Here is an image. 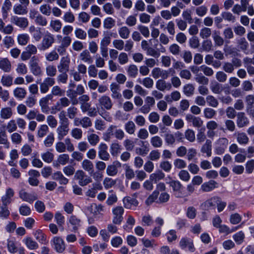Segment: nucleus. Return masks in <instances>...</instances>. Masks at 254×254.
Masks as SVG:
<instances>
[{"label": "nucleus", "mask_w": 254, "mask_h": 254, "mask_svg": "<svg viewBox=\"0 0 254 254\" xmlns=\"http://www.w3.org/2000/svg\"><path fill=\"white\" fill-rule=\"evenodd\" d=\"M110 89L111 92V97L114 100H121L122 96L121 93L120 86L116 82H112L110 85Z\"/></svg>", "instance_id": "11"}, {"label": "nucleus", "mask_w": 254, "mask_h": 254, "mask_svg": "<svg viewBox=\"0 0 254 254\" xmlns=\"http://www.w3.org/2000/svg\"><path fill=\"white\" fill-rule=\"evenodd\" d=\"M79 59L82 61L87 64H91L92 62V60L91 55L89 51L87 50L82 51L80 53L79 55Z\"/></svg>", "instance_id": "40"}, {"label": "nucleus", "mask_w": 254, "mask_h": 254, "mask_svg": "<svg viewBox=\"0 0 254 254\" xmlns=\"http://www.w3.org/2000/svg\"><path fill=\"white\" fill-rule=\"evenodd\" d=\"M19 213L23 216H28L30 215L31 210L30 208L26 204H22L19 209Z\"/></svg>", "instance_id": "64"}, {"label": "nucleus", "mask_w": 254, "mask_h": 254, "mask_svg": "<svg viewBox=\"0 0 254 254\" xmlns=\"http://www.w3.org/2000/svg\"><path fill=\"white\" fill-rule=\"evenodd\" d=\"M170 72H173V73H175V71L172 68H169L168 70H166L162 69L159 67H155L152 69L151 74L155 79L161 77L163 79H166L168 78Z\"/></svg>", "instance_id": "8"}, {"label": "nucleus", "mask_w": 254, "mask_h": 254, "mask_svg": "<svg viewBox=\"0 0 254 254\" xmlns=\"http://www.w3.org/2000/svg\"><path fill=\"white\" fill-rule=\"evenodd\" d=\"M229 140L226 137H220L214 143V152L216 154H223L227 148Z\"/></svg>", "instance_id": "2"}, {"label": "nucleus", "mask_w": 254, "mask_h": 254, "mask_svg": "<svg viewBox=\"0 0 254 254\" xmlns=\"http://www.w3.org/2000/svg\"><path fill=\"white\" fill-rule=\"evenodd\" d=\"M14 190L11 188L6 190L5 193L1 197L2 204L6 206L11 202V198L14 195Z\"/></svg>", "instance_id": "22"}, {"label": "nucleus", "mask_w": 254, "mask_h": 254, "mask_svg": "<svg viewBox=\"0 0 254 254\" xmlns=\"http://www.w3.org/2000/svg\"><path fill=\"white\" fill-rule=\"evenodd\" d=\"M212 142L209 139H207L205 143L201 148V152L206 154V156L210 157L212 154Z\"/></svg>", "instance_id": "26"}, {"label": "nucleus", "mask_w": 254, "mask_h": 254, "mask_svg": "<svg viewBox=\"0 0 254 254\" xmlns=\"http://www.w3.org/2000/svg\"><path fill=\"white\" fill-rule=\"evenodd\" d=\"M55 42L54 35L47 31L43 37L42 40L38 48L41 51H45L49 49Z\"/></svg>", "instance_id": "3"}, {"label": "nucleus", "mask_w": 254, "mask_h": 254, "mask_svg": "<svg viewBox=\"0 0 254 254\" xmlns=\"http://www.w3.org/2000/svg\"><path fill=\"white\" fill-rule=\"evenodd\" d=\"M22 242L29 250H34L39 248L38 244L30 237L24 238Z\"/></svg>", "instance_id": "23"}, {"label": "nucleus", "mask_w": 254, "mask_h": 254, "mask_svg": "<svg viewBox=\"0 0 254 254\" xmlns=\"http://www.w3.org/2000/svg\"><path fill=\"white\" fill-rule=\"evenodd\" d=\"M49 131V127L46 125H40L38 129L37 136L40 138L43 137Z\"/></svg>", "instance_id": "52"}, {"label": "nucleus", "mask_w": 254, "mask_h": 254, "mask_svg": "<svg viewBox=\"0 0 254 254\" xmlns=\"http://www.w3.org/2000/svg\"><path fill=\"white\" fill-rule=\"evenodd\" d=\"M206 102L208 106L216 108L218 105L217 100L212 95H208L206 98Z\"/></svg>", "instance_id": "60"}, {"label": "nucleus", "mask_w": 254, "mask_h": 254, "mask_svg": "<svg viewBox=\"0 0 254 254\" xmlns=\"http://www.w3.org/2000/svg\"><path fill=\"white\" fill-rule=\"evenodd\" d=\"M87 140L92 146H95L99 141V137L95 133H91L88 135Z\"/></svg>", "instance_id": "55"}, {"label": "nucleus", "mask_w": 254, "mask_h": 254, "mask_svg": "<svg viewBox=\"0 0 254 254\" xmlns=\"http://www.w3.org/2000/svg\"><path fill=\"white\" fill-rule=\"evenodd\" d=\"M7 249L8 252L11 254L18 253V254H25L24 248L21 246L20 243L12 239L7 240Z\"/></svg>", "instance_id": "4"}, {"label": "nucleus", "mask_w": 254, "mask_h": 254, "mask_svg": "<svg viewBox=\"0 0 254 254\" xmlns=\"http://www.w3.org/2000/svg\"><path fill=\"white\" fill-rule=\"evenodd\" d=\"M194 87L191 84L185 85L183 88L184 94L187 96H191L194 92Z\"/></svg>", "instance_id": "61"}, {"label": "nucleus", "mask_w": 254, "mask_h": 254, "mask_svg": "<svg viewBox=\"0 0 254 254\" xmlns=\"http://www.w3.org/2000/svg\"><path fill=\"white\" fill-rule=\"evenodd\" d=\"M30 72L35 76H40L42 73L41 64L39 58L35 56L31 58L29 62Z\"/></svg>", "instance_id": "1"}, {"label": "nucleus", "mask_w": 254, "mask_h": 254, "mask_svg": "<svg viewBox=\"0 0 254 254\" xmlns=\"http://www.w3.org/2000/svg\"><path fill=\"white\" fill-rule=\"evenodd\" d=\"M10 22L19 28L25 30L29 25V21L25 17H19L12 15L10 17Z\"/></svg>", "instance_id": "6"}, {"label": "nucleus", "mask_w": 254, "mask_h": 254, "mask_svg": "<svg viewBox=\"0 0 254 254\" xmlns=\"http://www.w3.org/2000/svg\"><path fill=\"white\" fill-rule=\"evenodd\" d=\"M113 222L115 224H120L123 220V215L124 209L122 206H116L113 208Z\"/></svg>", "instance_id": "9"}, {"label": "nucleus", "mask_w": 254, "mask_h": 254, "mask_svg": "<svg viewBox=\"0 0 254 254\" xmlns=\"http://www.w3.org/2000/svg\"><path fill=\"white\" fill-rule=\"evenodd\" d=\"M55 83V79L52 77L45 78L42 82L40 84V91L42 94H45L48 92L50 87Z\"/></svg>", "instance_id": "10"}, {"label": "nucleus", "mask_w": 254, "mask_h": 254, "mask_svg": "<svg viewBox=\"0 0 254 254\" xmlns=\"http://www.w3.org/2000/svg\"><path fill=\"white\" fill-rule=\"evenodd\" d=\"M116 23V21L113 18L108 17L105 18L103 21V27L105 29H110L112 28Z\"/></svg>", "instance_id": "46"}, {"label": "nucleus", "mask_w": 254, "mask_h": 254, "mask_svg": "<svg viewBox=\"0 0 254 254\" xmlns=\"http://www.w3.org/2000/svg\"><path fill=\"white\" fill-rule=\"evenodd\" d=\"M217 187V183L214 180H210L202 184L200 189L203 192H209Z\"/></svg>", "instance_id": "19"}, {"label": "nucleus", "mask_w": 254, "mask_h": 254, "mask_svg": "<svg viewBox=\"0 0 254 254\" xmlns=\"http://www.w3.org/2000/svg\"><path fill=\"white\" fill-rule=\"evenodd\" d=\"M100 106L102 109L110 110L113 107L111 98L107 95H103L99 99Z\"/></svg>", "instance_id": "14"}, {"label": "nucleus", "mask_w": 254, "mask_h": 254, "mask_svg": "<svg viewBox=\"0 0 254 254\" xmlns=\"http://www.w3.org/2000/svg\"><path fill=\"white\" fill-rule=\"evenodd\" d=\"M237 140L240 144L246 145L248 143L249 139L245 133L241 132L238 133Z\"/></svg>", "instance_id": "43"}, {"label": "nucleus", "mask_w": 254, "mask_h": 254, "mask_svg": "<svg viewBox=\"0 0 254 254\" xmlns=\"http://www.w3.org/2000/svg\"><path fill=\"white\" fill-rule=\"evenodd\" d=\"M165 177V174L161 171H159L150 175L149 179L156 183L158 181L162 180Z\"/></svg>", "instance_id": "45"}, {"label": "nucleus", "mask_w": 254, "mask_h": 254, "mask_svg": "<svg viewBox=\"0 0 254 254\" xmlns=\"http://www.w3.org/2000/svg\"><path fill=\"white\" fill-rule=\"evenodd\" d=\"M57 68L53 65H48L46 67V74L49 77H52L55 76L57 74Z\"/></svg>", "instance_id": "59"}, {"label": "nucleus", "mask_w": 254, "mask_h": 254, "mask_svg": "<svg viewBox=\"0 0 254 254\" xmlns=\"http://www.w3.org/2000/svg\"><path fill=\"white\" fill-rule=\"evenodd\" d=\"M205 128L203 127L198 129V132L196 135V139L198 142H203L206 139L205 134Z\"/></svg>", "instance_id": "57"}, {"label": "nucleus", "mask_w": 254, "mask_h": 254, "mask_svg": "<svg viewBox=\"0 0 254 254\" xmlns=\"http://www.w3.org/2000/svg\"><path fill=\"white\" fill-rule=\"evenodd\" d=\"M69 59L66 57H63L61 60L60 64L58 65V68L60 72H66L69 69Z\"/></svg>", "instance_id": "20"}, {"label": "nucleus", "mask_w": 254, "mask_h": 254, "mask_svg": "<svg viewBox=\"0 0 254 254\" xmlns=\"http://www.w3.org/2000/svg\"><path fill=\"white\" fill-rule=\"evenodd\" d=\"M119 34L120 36L123 39H127L128 38L130 31L126 26H123L119 29Z\"/></svg>", "instance_id": "58"}, {"label": "nucleus", "mask_w": 254, "mask_h": 254, "mask_svg": "<svg viewBox=\"0 0 254 254\" xmlns=\"http://www.w3.org/2000/svg\"><path fill=\"white\" fill-rule=\"evenodd\" d=\"M51 95H48L46 97L42 98L39 101V105L41 110L44 113H47L48 111V102L51 99Z\"/></svg>", "instance_id": "39"}, {"label": "nucleus", "mask_w": 254, "mask_h": 254, "mask_svg": "<svg viewBox=\"0 0 254 254\" xmlns=\"http://www.w3.org/2000/svg\"><path fill=\"white\" fill-rule=\"evenodd\" d=\"M249 123L248 118L245 116L244 113H240L237 116V125L239 127H242Z\"/></svg>", "instance_id": "33"}, {"label": "nucleus", "mask_w": 254, "mask_h": 254, "mask_svg": "<svg viewBox=\"0 0 254 254\" xmlns=\"http://www.w3.org/2000/svg\"><path fill=\"white\" fill-rule=\"evenodd\" d=\"M122 150L121 145L117 142H113L110 147V152L113 156H117Z\"/></svg>", "instance_id": "32"}, {"label": "nucleus", "mask_w": 254, "mask_h": 254, "mask_svg": "<svg viewBox=\"0 0 254 254\" xmlns=\"http://www.w3.org/2000/svg\"><path fill=\"white\" fill-rule=\"evenodd\" d=\"M12 7V3L9 0H5L2 7L1 12L3 19H6L8 16V12Z\"/></svg>", "instance_id": "29"}, {"label": "nucleus", "mask_w": 254, "mask_h": 254, "mask_svg": "<svg viewBox=\"0 0 254 254\" xmlns=\"http://www.w3.org/2000/svg\"><path fill=\"white\" fill-rule=\"evenodd\" d=\"M13 10L15 14L18 15H25L28 12V8L26 5L18 3L14 5Z\"/></svg>", "instance_id": "27"}, {"label": "nucleus", "mask_w": 254, "mask_h": 254, "mask_svg": "<svg viewBox=\"0 0 254 254\" xmlns=\"http://www.w3.org/2000/svg\"><path fill=\"white\" fill-rule=\"evenodd\" d=\"M12 116V111L10 107L2 108L0 111V117L3 120H8Z\"/></svg>", "instance_id": "28"}, {"label": "nucleus", "mask_w": 254, "mask_h": 254, "mask_svg": "<svg viewBox=\"0 0 254 254\" xmlns=\"http://www.w3.org/2000/svg\"><path fill=\"white\" fill-rule=\"evenodd\" d=\"M151 144L154 147H160L162 145V140L158 136H154L151 138Z\"/></svg>", "instance_id": "62"}, {"label": "nucleus", "mask_w": 254, "mask_h": 254, "mask_svg": "<svg viewBox=\"0 0 254 254\" xmlns=\"http://www.w3.org/2000/svg\"><path fill=\"white\" fill-rule=\"evenodd\" d=\"M127 72L129 76L135 77L138 73V68L134 64L129 65L127 69Z\"/></svg>", "instance_id": "54"}, {"label": "nucleus", "mask_w": 254, "mask_h": 254, "mask_svg": "<svg viewBox=\"0 0 254 254\" xmlns=\"http://www.w3.org/2000/svg\"><path fill=\"white\" fill-rule=\"evenodd\" d=\"M212 38L216 45L218 46L223 45L224 43V40L220 36L219 32L215 31L212 34Z\"/></svg>", "instance_id": "50"}, {"label": "nucleus", "mask_w": 254, "mask_h": 254, "mask_svg": "<svg viewBox=\"0 0 254 254\" xmlns=\"http://www.w3.org/2000/svg\"><path fill=\"white\" fill-rule=\"evenodd\" d=\"M74 179L78 180V183L81 186H85L92 182L91 178L87 176L81 170L76 171L74 175Z\"/></svg>", "instance_id": "7"}, {"label": "nucleus", "mask_w": 254, "mask_h": 254, "mask_svg": "<svg viewBox=\"0 0 254 254\" xmlns=\"http://www.w3.org/2000/svg\"><path fill=\"white\" fill-rule=\"evenodd\" d=\"M219 198L218 196H213L208 199L204 203L205 207L208 209L215 207L218 201H219Z\"/></svg>", "instance_id": "42"}, {"label": "nucleus", "mask_w": 254, "mask_h": 254, "mask_svg": "<svg viewBox=\"0 0 254 254\" xmlns=\"http://www.w3.org/2000/svg\"><path fill=\"white\" fill-rule=\"evenodd\" d=\"M50 26L55 32H59L62 27V23L60 20H52Z\"/></svg>", "instance_id": "53"}, {"label": "nucleus", "mask_w": 254, "mask_h": 254, "mask_svg": "<svg viewBox=\"0 0 254 254\" xmlns=\"http://www.w3.org/2000/svg\"><path fill=\"white\" fill-rule=\"evenodd\" d=\"M186 120L188 123H191L194 127H200L203 123L200 118L194 116L191 114H187L186 116Z\"/></svg>", "instance_id": "15"}, {"label": "nucleus", "mask_w": 254, "mask_h": 254, "mask_svg": "<svg viewBox=\"0 0 254 254\" xmlns=\"http://www.w3.org/2000/svg\"><path fill=\"white\" fill-rule=\"evenodd\" d=\"M41 158L44 162L50 163L53 161L54 155L50 151H47L41 154Z\"/></svg>", "instance_id": "48"}, {"label": "nucleus", "mask_w": 254, "mask_h": 254, "mask_svg": "<svg viewBox=\"0 0 254 254\" xmlns=\"http://www.w3.org/2000/svg\"><path fill=\"white\" fill-rule=\"evenodd\" d=\"M111 35L109 32H104L103 38L101 40L100 47L108 48V46L111 43Z\"/></svg>", "instance_id": "34"}, {"label": "nucleus", "mask_w": 254, "mask_h": 254, "mask_svg": "<svg viewBox=\"0 0 254 254\" xmlns=\"http://www.w3.org/2000/svg\"><path fill=\"white\" fill-rule=\"evenodd\" d=\"M0 69L5 72L11 70V64L7 58H0Z\"/></svg>", "instance_id": "24"}, {"label": "nucleus", "mask_w": 254, "mask_h": 254, "mask_svg": "<svg viewBox=\"0 0 254 254\" xmlns=\"http://www.w3.org/2000/svg\"><path fill=\"white\" fill-rule=\"evenodd\" d=\"M126 131L130 134L134 133L135 129V126L132 121H128L125 125Z\"/></svg>", "instance_id": "56"}, {"label": "nucleus", "mask_w": 254, "mask_h": 254, "mask_svg": "<svg viewBox=\"0 0 254 254\" xmlns=\"http://www.w3.org/2000/svg\"><path fill=\"white\" fill-rule=\"evenodd\" d=\"M1 83L4 87H10L13 84V77L8 74H4L1 78Z\"/></svg>", "instance_id": "36"}, {"label": "nucleus", "mask_w": 254, "mask_h": 254, "mask_svg": "<svg viewBox=\"0 0 254 254\" xmlns=\"http://www.w3.org/2000/svg\"><path fill=\"white\" fill-rule=\"evenodd\" d=\"M181 98V94L178 91H175L171 93V95H166L165 99L168 102H172L173 101H178Z\"/></svg>", "instance_id": "41"}, {"label": "nucleus", "mask_w": 254, "mask_h": 254, "mask_svg": "<svg viewBox=\"0 0 254 254\" xmlns=\"http://www.w3.org/2000/svg\"><path fill=\"white\" fill-rule=\"evenodd\" d=\"M68 160L69 155L67 154H62L59 156L57 159V162L54 163L53 165L55 167H58L59 164L64 165L68 163Z\"/></svg>", "instance_id": "37"}, {"label": "nucleus", "mask_w": 254, "mask_h": 254, "mask_svg": "<svg viewBox=\"0 0 254 254\" xmlns=\"http://www.w3.org/2000/svg\"><path fill=\"white\" fill-rule=\"evenodd\" d=\"M156 88L161 91H170L172 89V85L164 79H159L156 82Z\"/></svg>", "instance_id": "18"}, {"label": "nucleus", "mask_w": 254, "mask_h": 254, "mask_svg": "<svg viewBox=\"0 0 254 254\" xmlns=\"http://www.w3.org/2000/svg\"><path fill=\"white\" fill-rule=\"evenodd\" d=\"M68 125H61L57 128L58 138L59 140H62L68 132Z\"/></svg>", "instance_id": "25"}, {"label": "nucleus", "mask_w": 254, "mask_h": 254, "mask_svg": "<svg viewBox=\"0 0 254 254\" xmlns=\"http://www.w3.org/2000/svg\"><path fill=\"white\" fill-rule=\"evenodd\" d=\"M108 146L104 143H101L99 146L98 155L99 158L105 161L108 160L110 155L107 152Z\"/></svg>", "instance_id": "17"}, {"label": "nucleus", "mask_w": 254, "mask_h": 254, "mask_svg": "<svg viewBox=\"0 0 254 254\" xmlns=\"http://www.w3.org/2000/svg\"><path fill=\"white\" fill-rule=\"evenodd\" d=\"M59 56L56 50H52L45 54V58L49 62H52L59 59Z\"/></svg>", "instance_id": "49"}, {"label": "nucleus", "mask_w": 254, "mask_h": 254, "mask_svg": "<svg viewBox=\"0 0 254 254\" xmlns=\"http://www.w3.org/2000/svg\"><path fill=\"white\" fill-rule=\"evenodd\" d=\"M117 166H121V163L118 161L114 162L113 165H109L106 170L107 174L110 176L116 175L118 172Z\"/></svg>", "instance_id": "31"}, {"label": "nucleus", "mask_w": 254, "mask_h": 254, "mask_svg": "<svg viewBox=\"0 0 254 254\" xmlns=\"http://www.w3.org/2000/svg\"><path fill=\"white\" fill-rule=\"evenodd\" d=\"M2 43L5 48L9 49L14 45V40L11 36H6L3 38Z\"/></svg>", "instance_id": "47"}, {"label": "nucleus", "mask_w": 254, "mask_h": 254, "mask_svg": "<svg viewBox=\"0 0 254 254\" xmlns=\"http://www.w3.org/2000/svg\"><path fill=\"white\" fill-rule=\"evenodd\" d=\"M30 37L28 34H19L17 35V40L19 45L21 46L26 45L29 41Z\"/></svg>", "instance_id": "38"}, {"label": "nucleus", "mask_w": 254, "mask_h": 254, "mask_svg": "<svg viewBox=\"0 0 254 254\" xmlns=\"http://www.w3.org/2000/svg\"><path fill=\"white\" fill-rule=\"evenodd\" d=\"M33 235L39 243L44 245L48 244V240H47V236L42 230L37 229L34 231L33 232Z\"/></svg>", "instance_id": "16"}, {"label": "nucleus", "mask_w": 254, "mask_h": 254, "mask_svg": "<svg viewBox=\"0 0 254 254\" xmlns=\"http://www.w3.org/2000/svg\"><path fill=\"white\" fill-rule=\"evenodd\" d=\"M74 34L76 37L81 40H84L87 36L86 32L79 28H76L74 31Z\"/></svg>", "instance_id": "63"}, {"label": "nucleus", "mask_w": 254, "mask_h": 254, "mask_svg": "<svg viewBox=\"0 0 254 254\" xmlns=\"http://www.w3.org/2000/svg\"><path fill=\"white\" fill-rule=\"evenodd\" d=\"M180 247L183 250L193 252L194 251L192 240L187 238H182L180 242Z\"/></svg>", "instance_id": "13"}, {"label": "nucleus", "mask_w": 254, "mask_h": 254, "mask_svg": "<svg viewBox=\"0 0 254 254\" xmlns=\"http://www.w3.org/2000/svg\"><path fill=\"white\" fill-rule=\"evenodd\" d=\"M19 197L24 201L32 203L38 198L37 195L35 192L28 193L24 190H21L19 192Z\"/></svg>", "instance_id": "12"}, {"label": "nucleus", "mask_w": 254, "mask_h": 254, "mask_svg": "<svg viewBox=\"0 0 254 254\" xmlns=\"http://www.w3.org/2000/svg\"><path fill=\"white\" fill-rule=\"evenodd\" d=\"M245 238V234L243 231H239L233 236V239L238 245L241 244Z\"/></svg>", "instance_id": "51"}, {"label": "nucleus", "mask_w": 254, "mask_h": 254, "mask_svg": "<svg viewBox=\"0 0 254 254\" xmlns=\"http://www.w3.org/2000/svg\"><path fill=\"white\" fill-rule=\"evenodd\" d=\"M68 222L72 226L73 231H76L81 226L80 220L74 215H71L69 217Z\"/></svg>", "instance_id": "30"}, {"label": "nucleus", "mask_w": 254, "mask_h": 254, "mask_svg": "<svg viewBox=\"0 0 254 254\" xmlns=\"http://www.w3.org/2000/svg\"><path fill=\"white\" fill-rule=\"evenodd\" d=\"M52 248L59 253H63L65 249V244L64 240L60 237L55 236L51 240Z\"/></svg>", "instance_id": "5"}, {"label": "nucleus", "mask_w": 254, "mask_h": 254, "mask_svg": "<svg viewBox=\"0 0 254 254\" xmlns=\"http://www.w3.org/2000/svg\"><path fill=\"white\" fill-rule=\"evenodd\" d=\"M124 206L127 209H131L136 207L138 202L135 198L129 196H126L123 199Z\"/></svg>", "instance_id": "21"}, {"label": "nucleus", "mask_w": 254, "mask_h": 254, "mask_svg": "<svg viewBox=\"0 0 254 254\" xmlns=\"http://www.w3.org/2000/svg\"><path fill=\"white\" fill-rule=\"evenodd\" d=\"M81 166L82 168L85 171L88 172L89 174H91L93 172L94 165L91 161L88 159H84L81 163Z\"/></svg>", "instance_id": "35"}, {"label": "nucleus", "mask_w": 254, "mask_h": 254, "mask_svg": "<svg viewBox=\"0 0 254 254\" xmlns=\"http://www.w3.org/2000/svg\"><path fill=\"white\" fill-rule=\"evenodd\" d=\"M26 90L22 87H17L13 90L15 97L20 99H23L26 95Z\"/></svg>", "instance_id": "44"}]
</instances>
